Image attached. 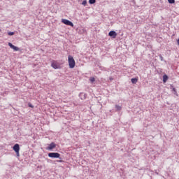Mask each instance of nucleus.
<instances>
[{
	"instance_id": "obj_2",
	"label": "nucleus",
	"mask_w": 179,
	"mask_h": 179,
	"mask_svg": "<svg viewBox=\"0 0 179 179\" xmlns=\"http://www.w3.org/2000/svg\"><path fill=\"white\" fill-rule=\"evenodd\" d=\"M61 154L58 152H49L48 157H51V159H61Z\"/></svg>"
},
{
	"instance_id": "obj_13",
	"label": "nucleus",
	"mask_w": 179,
	"mask_h": 179,
	"mask_svg": "<svg viewBox=\"0 0 179 179\" xmlns=\"http://www.w3.org/2000/svg\"><path fill=\"white\" fill-rule=\"evenodd\" d=\"M89 3H90V5H93L96 3V0H89Z\"/></svg>"
},
{
	"instance_id": "obj_4",
	"label": "nucleus",
	"mask_w": 179,
	"mask_h": 179,
	"mask_svg": "<svg viewBox=\"0 0 179 179\" xmlns=\"http://www.w3.org/2000/svg\"><path fill=\"white\" fill-rule=\"evenodd\" d=\"M108 36L110 37H112V38H116V37H117V32H115V31H110L108 33Z\"/></svg>"
},
{
	"instance_id": "obj_22",
	"label": "nucleus",
	"mask_w": 179,
	"mask_h": 179,
	"mask_svg": "<svg viewBox=\"0 0 179 179\" xmlns=\"http://www.w3.org/2000/svg\"><path fill=\"white\" fill-rule=\"evenodd\" d=\"M161 57V61H163V57Z\"/></svg>"
},
{
	"instance_id": "obj_7",
	"label": "nucleus",
	"mask_w": 179,
	"mask_h": 179,
	"mask_svg": "<svg viewBox=\"0 0 179 179\" xmlns=\"http://www.w3.org/2000/svg\"><path fill=\"white\" fill-rule=\"evenodd\" d=\"M13 150L15 152H20V145H19V144H15L13 147Z\"/></svg>"
},
{
	"instance_id": "obj_15",
	"label": "nucleus",
	"mask_w": 179,
	"mask_h": 179,
	"mask_svg": "<svg viewBox=\"0 0 179 179\" xmlns=\"http://www.w3.org/2000/svg\"><path fill=\"white\" fill-rule=\"evenodd\" d=\"M82 5H83L84 6H86V5H87V1L86 0H84L82 3Z\"/></svg>"
},
{
	"instance_id": "obj_24",
	"label": "nucleus",
	"mask_w": 179,
	"mask_h": 179,
	"mask_svg": "<svg viewBox=\"0 0 179 179\" xmlns=\"http://www.w3.org/2000/svg\"><path fill=\"white\" fill-rule=\"evenodd\" d=\"M0 31H1V29H0Z\"/></svg>"
},
{
	"instance_id": "obj_5",
	"label": "nucleus",
	"mask_w": 179,
	"mask_h": 179,
	"mask_svg": "<svg viewBox=\"0 0 179 179\" xmlns=\"http://www.w3.org/2000/svg\"><path fill=\"white\" fill-rule=\"evenodd\" d=\"M8 45L10 48H12L13 50H14V51H19V48L15 46L13 44H12V43H8Z\"/></svg>"
},
{
	"instance_id": "obj_16",
	"label": "nucleus",
	"mask_w": 179,
	"mask_h": 179,
	"mask_svg": "<svg viewBox=\"0 0 179 179\" xmlns=\"http://www.w3.org/2000/svg\"><path fill=\"white\" fill-rule=\"evenodd\" d=\"M169 3H175L176 0H168Z\"/></svg>"
},
{
	"instance_id": "obj_10",
	"label": "nucleus",
	"mask_w": 179,
	"mask_h": 179,
	"mask_svg": "<svg viewBox=\"0 0 179 179\" xmlns=\"http://www.w3.org/2000/svg\"><path fill=\"white\" fill-rule=\"evenodd\" d=\"M168 80H169V76H167V75L164 74L163 76V82H164V83H166V82H167Z\"/></svg>"
},
{
	"instance_id": "obj_9",
	"label": "nucleus",
	"mask_w": 179,
	"mask_h": 179,
	"mask_svg": "<svg viewBox=\"0 0 179 179\" xmlns=\"http://www.w3.org/2000/svg\"><path fill=\"white\" fill-rule=\"evenodd\" d=\"M51 66L52 68H53L54 69H58V64H57V63L55 62H52L51 64Z\"/></svg>"
},
{
	"instance_id": "obj_14",
	"label": "nucleus",
	"mask_w": 179,
	"mask_h": 179,
	"mask_svg": "<svg viewBox=\"0 0 179 179\" xmlns=\"http://www.w3.org/2000/svg\"><path fill=\"white\" fill-rule=\"evenodd\" d=\"M171 89L173 90V92H174V94H177V90L173 86L171 87Z\"/></svg>"
},
{
	"instance_id": "obj_17",
	"label": "nucleus",
	"mask_w": 179,
	"mask_h": 179,
	"mask_svg": "<svg viewBox=\"0 0 179 179\" xmlns=\"http://www.w3.org/2000/svg\"><path fill=\"white\" fill-rule=\"evenodd\" d=\"M95 80H96V79L94 78H90L91 83H93V82H94Z\"/></svg>"
},
{
	"instance_id": "obj_20",
	"label": "nucleus",
	"mask_w": 179,
	"mask_h": 179,
	"mask_svg": "<svg viewBox=\"0 0 179 179\" xmlns=\"http://www.w3.org/2000/svg\"><path fill=\"white\" fill-rule=\"evenodd\" d=\"M29 107H31V108H33V107H34V106H33V105H31V103H29Z\"/></svg>"
},
{
	"instance_id": "obj_19",
	"label": "nucleus",
	"mask_w": 179,
	"mask_h": 179,
	"mask_svg": "<svg viewBox=\"0 0 179 179\" xmlns=\"http://www.w3.org/2000/svg\"><path fill=\"white\" fill-rule=\"evenodd\" d=\"M15 153H16L17 157H19V156H20V155L19 154V151L15 152Z\"/></svg>"
},
{
	"instance_id": "obj_6",
	"label": "nucleus",
	"mask_w": 179,
	"mask_h": 179,
	"mask_svg": "<svg viewBox=\"0 0 179 179\" xmlns=\"http://www.w3.org/2000/svg\"><path fill=\"white\" fill-rule=\"evenodd\" d=\"M56 146L57 145L54 142H52L48 147V150H52V149H54Z\"/></svg>"
},
{
	"instance_id": "obj_23",
	"label": "nucleus",
	"mask_w": 179,
	"mask_h": 179,
	"mask_svg": "<svg viewBox=\"0 0 179 179\" xmlns=\"http://www.w3.org/2000/svg\"><path fill=\"white\" fill-rule=\"evenodd\" d=\"M59 163H62V160H60V161H59Z\"/></svg>"
},
{
	"instance_id": "obj_18",
	"label": "nucleus",
	"mask_w": 179,
	"mask_h": 179,
	"mask_svg": "<svg viewBox=\"0 0 179 179\" xmlns=\"http://www.w3.org/2000/svg\"><path fill=\"white\" fill-rule=\"evenodd\" d=\"M8 36H13L15 34V32H8Z\"/></svg>"
},
{
	"instance_id": "obj_21",
	"label": "nucleus",
	"mask_w": 179,
	"mask_h": 179,
	"mask_svg": "<svg viewBox=\"0 0 179 179\" xmlns=\"http://www.w3.org/2000/svg\"><path fill=\"white\" fill-rule=\"evenodd\" d=\"M177 43H178V45H179V38H178V41H177Z\"/></svg>"
},
{
	"instance_id": "obj_11",
	"label": "nucleus",
	"mask_w": 179,
	"mask_h": 179,
	"mask_svg": "<svg viewBox=\"0 0 179 179\" xmlns=\"http://www.w3.org/2000/svg\"><path fill=\"white\" fill-rule=\"evenodd\" d=\"M115 108L116 109V111H121V110L122 108V107H121V106H120V105H115Z\"/></svg>"
},
{
	"instance_id": "obj_1",
	"label": "nucleus",
	"mask_w": 179,
	"mask_h": 179,
	"mask_svg": "<svg viewBox=\"0 0 179 179\" xmlns=\"http://www.w3.org/2000/svg\"><path fill=\"white\" fill-rule=\"evenodd\" d=\"M68 61L69 68H71V69H73V68H75L76 62L75 59H73V57L69 55Z\"/></svg>"
},
{
	"instance_id": "obj_12",
	"label": "nucleus",
	"mask_w": 179,
	"mask_h": 179,
	"mask_svg": "<svg viewBox=\"0 0 179 179\" xmlns=\"http://www.w3.org/2000/svg\"><path fill=\"white\" fill-rule=\"evenodd\" d=\"M131 83H133L134 85L136 84L138 82V78H131Z\"/></svg>"
},
{
	"instance_id": "obj_3",
	"label": "nucleus",
	"mask_w": 179,
	"mask_h": 179,
	"mask_svg": "<svg viewBox=\"0 0 179 179\" xmlns=\"http://www.w3.org/2000/svg\"><path fill=\"white\" fill-rule=\"evenodd\" d=\"M62 22L64 23V24H66V26H71V27H73V23L69 20L62 19Z\"/></svg>"
},
{
	"instance_id": "obj_8",
	"label": "nucleus",
	"mask_w": 179,
	"mask_h": 179,
	"mask_svg": "<svg viewBox=\"0 0 179 179\" xmlns=\"http://www.w3.org/2000/svg\"><path fill=\"white\" fill-rule=\"evenodd\" d=\"M79 97L81 99V100H86V97H87V95L83 92L80 93Z\"/></svg>"
}]
</instances>
